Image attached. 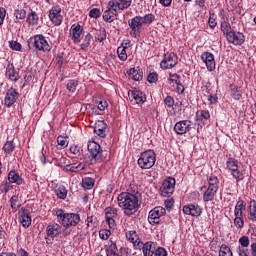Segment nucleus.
Segmentation results:
<instances>
[{
  "mask_svg": "<svg viewBox=\"0 0 256 256\" xmlns=\"http://www.w3.org/2000/svg\"><path fill=\"white\" fill-rule=\"evenodd\" d=\"M118 207L122 209L126 217L135 215L136 211H139V198L135 194H129V192H122L117 197Z\"/></svg>",
  "mask_w": 256,
  "mask_h": 256,
  "instance_id": "f257e3e1",
  "label": "nucleus"
},
{
  "mask_svg": "<svg viewBox=\"0 0 256 256\" xmlns=\"http://www.w3.org/2000/svg\"><path fill=\"white\" fill-rule=\"evenodd\" d=\"M155 21V15L152 13L146 14L144 16H135L132 18L128 25L131 29L130 35L131 37H134V39H137L141 35V29H143V25H151Z\"/></svg>",
  "mask_w": 256,
  "mask_h": 256,
  "instance_id": "f03ea898",
  "label": "nucleus"
},
{
  "mask_svg": "<svg viewBox=\"0 0 256 256\" xmlns=\"http://www.w3.org/2000/svg\"><path fill=\"white\" fill-rule=\"evenodd\" d=\"M56 217L58 223L65 227V229H69V227H77L81 222V215L77 213H67L63 209H58L56 211Z\"/></svg>",
  "mask_w": 256,
  "mask_h": 256,
  "instance_id": "7ed1b4c3",
  "label": "nucleus"
},
{
  "mask_svg": "<svg viewBox=\"0 0 256 256\" xmlns=\"http://www.w3.org/2000/svg\"><path fill=\"white\" fill-rule=\"evenodd\" d=\"M156 161L157 154L155 150L148 149L139 154L137 163L140 169H151L155 166Z\"/></svg>",
  "mask_w": 256,
  "mask_h": 256,
  "instance_id": "20e7f679",
  "label": "nucleus"
},
{
  "mask_svg": "<svg viewBox=\"0 0 256 256\" xmlns=\"http://www.w3.org/2000/svg\"><path fill=\"white\" fill-rule=\"evenodd\" d=\"M28 46L29 49L43 51L44 53H49V51H51V45H49L47 38L41 34L35 35L28 39Z\"/></svg>",
  "mask_w": 256,
  "mask_h": 256,
  "instance_id": "39448f33",
  "label": "nucleus"
},
{
  "mask_svg": "<svg viewBox=\"0 0 256 256\" xmlns=\"http://www.w3.org/2000/svg\"><path fill=\"white\" fill-rule=\"evenodd\" d=\"M226 169L236 183L245 179V174L239 169V160L233 157L228 158L226 161Z\"/></svg>",
  "mask_w": 256,
  "mask_h": 256,
  "instance_id": "423d86ee",
  "label": "nucleus"
},
{
  "mask_svg": "<svg viewBox=\"0 0 256 256\" xmlns=\"http://www.w3.org/2000/svg\"><path fill=\"white\" fill-rule=\"evenodd\" d=\"M88 152L90 153V163L94 165L95 163H101L103 161V150L101 145L95 141L88 142Z\"/></svg>",
  "mask_w": 256,
  "mask_h": 256,
  "instance_id": "0eeeda50",
  "label": "nucleus"
},
{
  "mask_svg": "<svg viewBox=\"0 0 256 256\" xmlns=\"http://www.w3.org/2000/svg\"><path fill=\"white\" fill-rule=\"evenodd\" d=\"M247 204L243 200H239L234 208V225L236 229H243L245 221L243 220V211H245Z\"/></svg>",
  "mask_w": 256,
  "mask_h": 256,
  "instance_id": "6e6552de",
  "label": "nucleus"
},
{
  "mask_svg": "<svg viewBox=\"0 0 256 256\" xmlns=\"http://www.w3.org/2000/svg\"><path fill=\"white\" fill-rule=\"evenodd\" d=\"M175 184H176L175 178L173 177L166 178L160 187V195L162 197H171V195L175 193Z\"/></svg>",
  "mask_w": 256,
  "mask_h": 256,
  "instance_id": "1a4fd4ad",
  "label": "nucleus"
},
{
  "mask_svg": "<svg viewBox=\"0 0 256 256\" xmlns=\"http://www.w3.org/2000/svg\"><path fill=\"white\" fill-rule=\"evenodd\" d=\"M62 227L61 225L57 223L49 224L46 227V236L45 240L47 245H51L53 243V240L58 236L61 235Z\"/></svg>",
  "mask_w": 256,
  "mask_h": 256,
  "instance_id": "9d476101",
  "label": "nucleus"
},
{
  "mask_svg": "<svg viewBox=\"0 0 256 256\" xmlns=\"http://www.w3.org/2000/svg\"><path fill=\"white\" fill-rule=\"evenodd\" d=\"M167 213V210L163 206H158L152 209L148 215V221L150 225H159V219Z\"/></svg>",
  "mask_w": 256,
  "mask_h": 256,
  "instance_id": "9b49d317",
  "label": "nucleus"
},
{
  "mask_svg": "<svg viewBox=\"0 0 256 256\" xmlns=\"http://www.w3.org/2000/svg\"><path fill=\"white\" fill-rule=\"evenodd\" d=\"M178 63V57L175 53L164 54L163 60L160 62V68L164 71L167 69H173Z\"/></svg>",
  "mask_w": 256,
  "mask_h": 256,
  "instance_id": "f8f14e48",
  "label": "nucleus"
},
{
  "mask_svg": "<svg viewBox=\"0 0 256 256\" xmlns=\"http://www.w3.org/2000/svg\"><path fill=\"white\" fill-rule=\"evenodd\" d=\"M193 122L191 120H181L174 126V131L177 135H185L192 129Z\"/></svg>",
  "mask_w": 256,
  "mask_h": 256,
  "instance_id": "ddd939ff",
  "label": "nucleus"
},
{
  "mask_svg": "<svg viewBox=\"0 0 256 256\" xmlns=\"http://www.w3.org/2000/svg\"><path fill=\"white\" fill-rule=\"evenodd\" d=\"M128 97L133 105H143L147 101L145 94L139 90L128 91Z\"/></svg>",
  "mask_w": 256,
  "mask_h": 256,
  "instance_id": "4468645a",
  "label": "nucleus"
},
{
  "mask_svg": "<svg viewBox=\"0 0 256 256\" xmlns=\"http://www.w3.org/2000/svg\"><path fill=\"white\" fill-rule=\"evenodd\" d=\"M49 19L53 23L59 27L63 23V16L61 15V7L54 6L49 11Z\"/></svg>",
  "mask_w": 256,
  "mask_h": 256,
  "instance_id": "2eb2a0df",
  "label": "nucleus"
},
{
  "mask_svg": "<svg viewBox=\"0 0 256 256\" xmlns=\"http://www.w3.org/2000/svg\"><path fill=\"white\" fill-rule=\"evenodd\" d=\"M228 43H232V45H243L245 43V35L241 32H237L232 30L226 36Z\"/></svg>",
  "mask_w": 256,
  "mask_h": 256,
  "instance_id": "dca6fc26",
  "label": "nucleus"
},
{
  "mask_svg": "<svg viewBox=\"0 0 256 256\" xmlns=\"http://www.w3.org/2000/svg\"><path fill=\"white\" fill-rule=\"evenodd\" d=\"M19 99V92L15 88H10L6 92V96L4 98V105L6 107H12V105H15V102Z\"/></svg>",
  "mask_w": 256,
  "mask_h": 256,
  "instance_id": "f3484780",
  "label": "nucleus"
},
{
  "mask_svg": "<svg viewBox=\"0 0 256 256\" xmlns=\"http://www.w3.org/2000/svg\"><path fill=\"white\" fill-rule=\"evenodd\" d=\"M70 37L74 43H81V39H83V27L81 24H73L70 28Z\"/></svg>",
  "mask_w": 256,
  "mask_h": 256,
  "instance_id": "a211bd4d",
  "label": "nucleus"
},
{
  "mask_svg": "<svg viewBox=\"0 0 256 256\" xmlns=\"http://www.w3.org/2000/svg\"><path fill=\"white\" fill-rule=\"evenodd\" d=\"M218 191L219 190H215V188H211L209 186L200 187V193L202 194L204 203H209V201H213Z\"/></svg>",
  "mask_w": 256,
  "mask_h": 256,
  "instance_id": "6ab92c4d",
  "label": "nucleus"
},
{
  "mask_svg": "<svg viewBox=\"0 0 256 256\" xmlns=\"http://www.w3.org/2000/svg\"><path fill=\"white\" fill-rule=\"evenodd\" d=\"M117 11H119L115 6L111 5V2H108L107 9L103 13V19L107 23H113L117 19Z\"/></svg>",
  "mask_w": 256,
  "mask_h": 256,
  "instance_id": "aec40b11",
  "label": "nucleus"
},
{
  "mask_svg": "<svg viewBox=\"0 0 256 256\" xmlns=\"http://www.w3.org/2000/svg\"><path fill=\"white\" fill-rule=\"evenodd\" d=\"M184 215H191L192 217H200L203 209L197 204H188L182 208Z\"/></svg>",
  "mask_w": 256,
  "mask_h": 256,
  "instance_id": "412c9836",
  "label": "nucleus"
},
{
  "mask_svg": "<svg viewBox=\"0 0 256 256\" xmlns=\"http://www.w3.org/2000/svg\"><path fill=\"white\" fill-rule=\"evenodd\" d=\"M201 59L209 71H215V55L211 52H203Z\"/></svg>",
  "mask_w": 256,
  "mask_h": 256,
  "instance_id": "4be33fe9",
  "label": "nucleus"
},
{
  "mask_svg": "<svg viewBox=\"0 0 256 256\" xmlns=\"http://www.w3.org/2000/svg\"><path fill=\"white\" fill-rule=\"evenodd\" d=\"M139 251H143L144 256H152L155 253V244L153 242L138 243L137 248Z\"/></svg>",
  "mask_w": 256,
  "mask_h": 256,
  "instance_id": "5701e85b",
  "label": "nucleus"
},
{
  "mask_svg": "<svg viewBox=\"0 0 256 256\" xmlns=\"http://www.w3.org/2000/svg\"><path fill=\"white\" fill-rule=\"evenodd\" d=\"M94 133L98 137L105 139V137H107V123L103 120H98L94 126Z\"/></svg>",
  "mask_w": 256,
  "mask_h": 256,
  "instance_id": "b1692460",
  "label": "nucleus"
},
{
  "mask_svg": "<svg viewBox=\"0 0 256 256\" xmlns=\"http://www.w3.org/2000/svg\"><path fill=\"white\" fill-rule=\"evenodd\" d=\"M132 0H110L112 7L117 8L118 11H125V9H129L131 7Z\"/></svg>",
  "mask_w": 256,
  "mask_h": 256,
  "instance_id": "393cba45",
  "label": "nucleus"
},
{
  "mask_svg": "<svg viewBox=\"0 0 256 256\" xmlns=\"http://www.w3.org/2000/svg\"><path fill=\"white\" fill-rule=\"evenodd\" d=\"M6 75L10 81L17 83L19 81V72L15 71V66L13 64H9L6 68Z\"/></svg>",
  "mask_w": 256,
  "mask_h": 256,
  "instance_id": "a878e982",
  "label": "nucleus"
},
{
  "mask_svg": "<svg viewBox=\"0 0 256 256\" xmlns=\"http://www.w3.org/2000/svg\"><path fill=\"white\" fill-rule=\"evenodd\" d=\"M19 215L22 227H24V229L29 228L31 226V215H29V212L27 210H22Z\"/></svg>",
  "mask_w": 256,
  "mask_h": 256,
  "instance_id": "bb28decb",
  "label": "nucleus"
},
{
  "mask_svg": "<svg viewBox=\"0 0 256 256\" xmlns=\"http://www.w3.org/2000/svg\"><path fill=\"white\" fill-rule=\"evenodd\" d=\"M54 192L58 199H67V188L61 184H54Z\"/></svg>",
  "mask_w": 256,
  "mask_h": 256,
  "instance_id": "cd10ccee",
  "label": "nucleus"
},
{
  "mask_svg": "<svg viewBox=\"0 0 256 256\" xmlns=\"http://www.w3.org/2000/svg\"><path fill=\"white\" fill-rule=\"evenodd\" d=\"M126 239L134 245L135 249H137V245L142 242L141 239H139V235H137V232L135 230H130L126 232Z\"/></svg>",
  "mask_w": 256,
  "mask_h": 256,
  "instance_id": "c85d7f7f",
  "label": "nucleus"
},
{
  "mask_svg": "<svg viewBox=\"0 0 256 256\" xmlns=\"http://www.w3.org/2000/svg\"><path fill=\"white\" fill-rule=\"evenodd\" d=\"M8 181L10 184L15 183L16 185H23V178L20 177L19 173L15 170H11L8 173Z\"/></svg>",
  "mask_w": 256,
  "mask_h": 256,
  "instance_id": "c756f323",
  "label": "nucleus"
},
{
  "mask_svg": "<svg viewBox=\"0 0 256 256\" xmlns=\"http://www.w3.org/2000/svg\"><path fill=\"white\" fill-rule=\"evenodd\" d=\"M207 187L219 191V178L216 175L210 174L207 176Z\"/></svg>",
  "mask_w": 256,
  "mask_h": 256,
  "instance_id": "7c9ffc66",
  "label": "nucleus"
},
{
  "mask_svg": "<svg viewBox=\"0 0 256 256\" xmlns=\"http://www.w3.org/2000/svg\"><path fill=\"white\" fill-rule=\"evenodd\" d=\"M85 166H83L80 162L67 164L64 166V171H70V173H77L78 171H83Z\"/></svg>",
  "mask_w": 256,
  "mask_h": 256,
  "instance_id": "2f4dec72",
  "label": "nucleus"
},
{
  "mask_svg": "<svg viewBox=\"0 0 256 256\" xmlns=\"http://www.w3.org/2000/svg\"><path fill=\"white\" fill-rule=\"evenodd\" d=\"M29 25H37L39 23V15L35 11H31L27 16Z\"/></svg>",
  "mask_w": 256,
  "mask_h": 256,
  "instance_id": "473e14b6",
  "label": "nucleus"
},
{
  "mask_svg": "<svg viewBox=\"0 0 256 256\" xmlns=\"http://www.w3.org/2000/svg\"><path fill=\"white\" fill-rule=\"evenodd\" d=\"M129 75H131L134 81H141V79H143V72L137 68L130 69Z\"/></svg>",
  "mask_w": 256,
  "mask_h": 256,
  "instance_id": "72a5a7b5",
  "label": "nucleus"
},
{
  "mask_svg": "<svg viewBox=\"0 0 256 256\" xmlns=\"http://www.w3.org/2000/svg\"><path fill=\"white\" fill-rule=\"evenodd\" d=\"M219 256H233L231 247H229L227 244H222L219 246Z\"/></svg>",
  "mask_w": 256,
  "mask_h": 256,
  "instance_id": "f704fd0d",
  "label": "nucleus"
},
{
  "mask_svg": "<svg viewBox=\"0 0 256 256\" xmlns=\"http://www.w3.org/2000/svg\"><path fill=\"white\" fill-rule=\"evenodd\" d=\"M95 186V180L93 178L90 177H86L84 179H82V187L83 189H93V187Z\"/></svg>",
  "mask_w": 256,
  "mask_h": 256,
  "instance_id": "c9c22d12",
  "label": "nucleus"
},
{
  "mask_svg": "<svg viewBox=\"0 0 256 256\" xmlns=\"http://www.w3.org/2000/svg\"><path fill=\"white\" fill-rule=\"evenodd\" d=\"M248 212L250 215V220L256 222V202L251 201L249 206H248Z\"/></svg>",
  "mask_w": 256,
  "mask_h": 256,
  "instance_id": "e433bc0d",
  "label": "nucleus"
},
{
  "mask_svg": "<svg viewBox=\"0 0 256 256\" xmlns=\"http://www.w3.org/2000/svg\"><path fill=\"white\" fill-rule=\"evenodd\" d=\"M106 39H107V31H105V28H102L96 32L95 40L98 41V43H102V41H105Z\"/></svg>",
  "mask_w": 256,
  "mask_h": 256,
  "instance_id": "4c0bfd02",
  "label": "nucleus"
},
{
  "mask_svg": "<svg viewBox=\"0 0 256 256\" xmlns=\"http://www.w3.org/2000/svg\"><path fill=\"white\" fill-rule=\"evenodd\" d=\"M77 85H79L77 80H68L66 89L69 91V93H75V91H77Z\"/></svg>",
  "mask_w": 256,
  "mask_h": 256,
  "instance_id": "58836bf2",
  "label": "nucleus"
},
{
  "mask_svg": "<svg viewBox=\"0 0 256 256\" xmlns=\"http://www.w3.org/2000/svg\"><path fill=\"white\" fill-rule=\"evenodd\" d=\"M3 151L6 155H11V152L15 151V143L13 141H7L3 146Z\"/></svg>",
  "mask_w": 256,
  "mask_h": 256,
  "instance_id": "ea45409f",
  "label": "nucleus"
},
{
  "mask_svg": "<svg viewBox=\"0 0 256 256\" xmlns=\"http://www.w3.org/2000/svg\"><path fill=\"white\" fill-rule=\"evenodd\" d=\"M117 55H118V59L120 61H125L127 59V49H125V47L123 46H119L117 48Z\"/></svg>",
  "mask_w": 256,
  "mask_h": 256,
  "instance_id": "a19ab883",
  "label": "nucleus"
},
{
  "mask_svg": "<svg viewBox=\"0 0 256 256\" xmlns=\"http://www.w3.org/2000/svg\"><path fill=\"white\" fill-rule=\"evenodd\" d=\"M197 115L199 116L200 121H209V119H211L209 110H199Z\"/></svg>",
  "mask_w": 256,
  "mask_h": 256,
  "instance_id": "79ce46f5",
  "label": "nucleus"
},
{
  "mask_svg": "<svg viewBox=\"0 0 256 256\" xmlns=\"http://www.w3.org/2000/svg\"><path fill=\"white\" fill-rule=\"evenodd\" d=\"M221 31H223L224 35H229V33H231L233 31V29L231 28V24H229V22L227 21H223L221 23Z\"/></svg>",
  "mask_w": 256,
  "mask_h": 256,
  "instance_id": "37998d69",
  "label": "nucleus"
},
{
  "mask_svg": "<svg viewBox=\"0 0 256 256\" xmlns=\"http://www.w3.org/2000/svg\"><path fill=\"white\" fill-rule=\"evenodd\" d=\"M231 97H233V99H235V101H239V100H241V97H243V95L241 94V91H239V89H237V87L232 86L231 87Z\"/></svg>",
  "mask_w": 256,
  "mask_h": 256,
  "instance_id": "c03bdc74",
  "label": "nucleus"
},
{
  "mask_svg": "<svg viewBox=\"0 0 256 256\" xmlns=\"http://www.w3.org/2000/svg\"><path fill=\"white\" fill-rule=\"evenodd\" d=\"M14 17L16 19H25V17H27V11H25V9H16L14 11Z\"/></svg>",
  "mask_w": 256,
  "mask_h": 256,
  "instance_id": "a18cd8bd",
  "label": "nucleus"
},
{
  "mask_svg": "<svg viewBox=\"0 0 256 256\" xmlns=\"http://www.w3.org/2000/svg\"><path fill=\"white\" fill-rule=\"evenodd\" d=\"M99 237H100V239H103L104 241H107L109 239V237H111V230L101 229L99 231Z\"/></svg>",
  "mask_w": 256,
  "mask_h": 256,
  "instance_id": "49530a36",
  "label": "nucleus"
},
{
  "mask_svg": "<svg viewBox=\"0 0 256 256\" xmlns=\"http://www.w3.org/2000/svg\"><path fill=\"white\" fill-rule=\"evenodd\" d=\"M126 193H129L130 195H136V198L138 199L140 197L139 190L135 184H130Z\"/></svg>",
  "mask_w": 256,
  "mask_h": 256,
  "instance_id": "de8ad7c7",
  "label": "nucleus"
},
{
  "mask_svg": "<svg viewBox=\"0 0 256 256\" xmlns=\"http://www.w3.org/2000/svg\"><path fill=\"white\" fill-rule=\"evenodd\" d=\"M105 217L106 219H113L114 217H117V210L113 208H106L105 209Z\"/></svg>",
  "mask_w": 256,
  "mask_h": 256,
  "instance_id": "09e8293b",
  "label": "nucleus"
},
{
  "mask_svg": "<svg viewBox=\"0 0 256 256\" xmlns=\"http://www.w3.org/2000/svg\"><path fill=\"white\" fill-rule=\"evenodd\" d=\"M89 17H91V19H99V17H101V9L99 8L91 9L89 12Z\"/></svg>",
  "mask_w": 256,
  "mask_h": 256,
  "instance_id": "8fccbe9b",
  "label": "nucleus"
},
{
  "mask_svg": "<svg viewBox=\"0 0 256 256\" xmlns=\"http://www.w3.org/2000/svg\"><path fill=\"white\" fill-rule=\"evenodd\" d=\"M82 151L83 150L81 149V147H79L77 145L70 146V153H72V155H75V157H80Z\"/></svg>",
  "mask_w": 256,
  "mask_h": 256,
  "instance_id": "3c124183",
  "label": "nucleus"
},
{
  "mask_svg": "<svg viewBox=\"0 0 256 256\" xmlns=\"http://www.w3.org/2000/svg\"><path fill=\"white\" fill-rule=\"evenodd\" d=\"M9 191H11V184L10 182L6 181V182H3L1 185H0V193H9Z\"/></svg>",
  "mask_w": 256,
  "mask_h": 256,
  "instance_id": "603ef678",
  "label": "nucleus"
},
{
  "mask_svg": "<svg viewBox=\"0 0 256 256\" xmlns=\"http://www.w3.org/2000/svg\"><path fill=\"white\" fill-rule=\"evenodd\" d=\"M169 83H175V85L181 83V77L175 73V74H170V77L168 78Z\"/></svg>",
  "mask_w": 256,
  "mask_h": 256,
  "instance_id": "864d4df0",
  "label": "nucleus"
},
{
  "mask_svg": "<svg viewBox=\"0 0 256 256\" xmlns=\"http://www.w3.org/2000/svg\"><path fill=\"white\" fill-rule=\"evenodd\" d=\"M148 83H157L159 81V74L157 72H152L147 77Z\"/></svg>",
  "mask_w": 256,
  "mask_h": 256,
  "instance_id": "5fc2aeb1",
  "label": "nucleus"
},
{
  "mask_svg": "<svg viewBox=\"0 0 256 256\" xmlns=\"http://www.w3.org/2000/svg\"><path fill=\"white\" fill-rule=\"evenodd\" d=\"M57 143L61 147V149H65V147H67V145H69L67 138H65L63 136H58Z\"/></svg>",
  "mask_w": 256,
  "mask_h": 256,
  "instance_id": "6e6d98bb",
  "label": "nucleus"
},
{
  "mask_svg": "<svg viewBox=\"0 0 256 256\" xmlns=\"http://www.w3.org/2000/svg\"><path fill=\"white\" fill-rule=\"evenodd\" d=\"M9 47L10 49H13V51H21V49L23 48V46H21V43L17 41H10Z\"/></svg>",
  "mask_w": 256,
  "mask_h": 256,
  "instance_id": "4d7b16f0",
  "label": "nucleus"
},
{
  "mask_svg": "<svg viewBox=\"0 0 256 256\" xmlns=\"http://www.w3.org/2000/svg\"><path fill=\"white\" fill-rule=\"evenodd\" d=\"M201 90L203 93H207V95H209V93H211V84L209 82H203Z\"/></svg>",
  "mask_w": 256,
  "mask_h": 256,
  "instance_id": "13d9d810",
  "label": "nucleus"
},
{
  "mask_svg": "<svg viewBox=\"0 0 256 256\" xmlns=\"http://www.w3.org/2000/svg\"><path fill=\"white\" fill-rule=\"evenodd\" d=\"M208 101L210 105H217V101H219V97H217V94H210L208 96Z\"/></svg>",
  "mask_w": 256,
  "mask_h": 256,
  "instance_id": "bf43d9fd",
  "label": "nucleus"
},
{
  "mask_svg": "<svg viewBox=\"0 0 256 256\" xmlns=\"http://www.w3.org/2000/svg\"><path fill=\"white\" fill-rule=\"evenodd\" d=\"M154 256H167V250H165L163 247H159L155 250Z\"/></svg>",
  "mask_w": 256,
  "mask_h": 256,
  "instance_id": "052dcab7",
  "label": "nucleus"
},
{
  "mask_svg": "<svg viewBox=\"0 0 256 256\" xmlns=\"http://www.w3.org/2000/svg\"><path fill=\"white\" fill-rule=\"evenodd\" d=\"M239 243H240V245H242V247H249V237H247V236H242V237L239 239Z\"/></svg>",
  "mask_w": 256,
  "mask_h": 256,
  "instance_id": "680f3d73",
  "label": "nucleus"
},
{
  "mask_svg": "<svg viewBox=\"0 0 256 256\" xmlns=\"http://www.w3.org/2000/svg\"><path fill=\"white\" fill-rule=\"evenodd\" d=\"M164 103H165V105H167L168 107H173V105H175V100L173 99V97L167 96V97L164 99Z\"/></svg>",
  "mask_w": 256,
  "mask_h": 256,
  "instance_id": "e2e57ef3",
  "label": "nucleus"
},
{
  "mask_svg": "<svg viewBox=\"0 0 256 256\" xmlns=\"http://www.w3.org/2000/svg\"><path fill=\"white\" fill-rule=\"evenodd\" d=\"M7 16V10L5 8H0V26L3 25L5 17Z\"/></svg>",
  "mask_w": 256,
  "mask_h": 256,
  "instance_id": "0e129e2a",
  "label": "nucleus"
},
{
  "mask_svg": "<svg viewBox=\"0 0 256 256\" xmlns=\"http://www.w3.org/2000/svg\"><path fill=\"white\" fill-rule=\"evenodd\" d=\"M108 106H109V104H107V101H105V100H101V101L98 103V109H99V111H105V109H107Z\"/></svg>",
  "mask_w": 256,
  "mask_h": 256,
  "instance_id": "69168bd1",
  "label": "nucleus"
},
{
  "mask_svg": "<svg viewBox=\"0 0 256 256\" xmlns=\"http://www.w3.org/2000/svg\"><path fill=\"white\" fill-rule=\"evenodd\" d=\"M165 207L167 208V209H173V206L175 205V200H173V199H167V200H165Z\"/></svg>",
  "mask_w": 256,
  "mask_h": 256,
  "instance_id": "338daca9",
  "label": "nucleus"
},
{
  "mask_svg": "<svg viewBox=\"0 0 256 256\" xmlns=\"http://www.w3.org/2000/svg\"><path fill=\"white\" fill-rule=\"evenodd\" d=\"M249 256H256V243L251 244V255Z\"/></svg>",
  "mask_w": 256,
  "mask_h": 256,
  "instance_id": "774afa93",
  "label": "nucleus"
}]
</instances>
